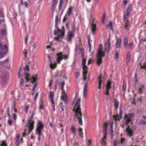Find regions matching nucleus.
<instances>
[{"instance_id": "nucleus-1", "label": "nucleus", "mask_w": 146, "mask_h": 146, "mask_svg": "<svg viewBox=\"0 0 146 146\" xmlns=\"http://www.w3.org/2000/svg\"><path fill=\"white\" fill-rule=\"evenodd\" d=\"M130 16V15L125 13H124L123 15L124 29L128 30H129L130 27L128 19Z\"/></svg>"}, {"instance_id": "nucleus-2", "label": "nucleus", "mask_w": 146, "mask_h": 146, "mask_svg": "<svg viewBox=\"0 0 146 146\" xmlns=\"http://www.w3.org/2000/svg\"><path fill=\"white\" fill-rule=\"evenodd\" d=\"M82 65L83 67V75L82 76L83 77V79L84 80H86V76L88 73L87 70L88 68L87 66L86 65V59L84 58V55H83L82 57Z\"/></svg>"}, {"instance_id": "nucleus-3", "label": "nucleus", "mask_w": 146, "mask_h": 146, "mask_svg": "<svg viewBox=\"0 0 146 146\" xmlns=\"http://www.w3.org/2000/svg\"><path fill=\"white\" fill-rule=\"evenodd\" d=\"M77 106V107L75 110L76 114L75 115V117H77V119L79 121V124L82 125V115L80 109V105H79Z\"/></svg>"}, {"instance_id": "nucleus-4", "label": "nucleus", "mask_w": 146, "mask_h": 146, "mask_svg": "<svg viewBox=\"0 0 146 146\" xmlns=\"http://www.w3.org/2000/svg\"><path fill=\"white\" fill-rule=\"evenodd\" d=\"M108 125V124L107 123H104L103 127V133L104 134V136L103 138L101 140V144L102 145V146H106V140L107 139L106 136Z\"/></svg>"}, {"instance_id": "nucleus-5", "label": "nucleus", "mask_w": 146, "mask_h": 146, "mask_svg": "<svg viewBox=\"0 0 146 146\" xmlns=\"http://www.w3.org/2000/svg\"><path fill=\"white\" fill-rule=\"evenodd\" d=\"M8 51V48L6 45H3L1 43H0V55L1 56L0 58H2L3 55L6 54Z\"/></svg>"}, {"instance_id": "nucleus-6", "label": "nucleus", "mask_w": 146, "mask_h": 146, "mask_svg": "<svg viewBox=\"0 0 146 146\" xmlns=\"http://www.w3.org/2000/svg\"><path fill=\"white\" fill-rule=\"evenodd\" d=\"M134 113H132L128 114H125L124 115V119L125 121V123L126 125H128L132 121L131 118L133 117Z\"/></svg>"}, {"instance_id": "nucleus-7", "label": "nucleus", "mask_w": 146, "mask_h": 146, "mask_svg": "<svg viewBox=\"0 0 146 146\" xmlns=\"http://www.w3.org/2000/svg\"><path fill=\"white\" fill-rule=\"evenodd\" d=\"M34 123V121H31L30 120L28 121V123L26 125V127L29 128L28 133H27V134H29L33 129Z\"/></svg>"}, {"instance_id": "nucleus-8", "label": "nucleus", "mask_w": 146, "mask_h": 146, "mask_svg": "<svg viewBox=\"0 0 146 146\" xmlns=\"http://www.w3.org/2000/svg\"><path fill=\"white\" fill-rule=\"evenodd\" d=\"M111 88V82L109 81H108L106 86L104 90V92L106 95H108L109 94V91Z\"/></svg>"}, {"instance_id": "nucleus-9", "label": "nucleus", "mask_w": 146, "mask_h": 146, "mask_svg": "<svg viewBox=\"0 0 146 146\" xmlns=\"http://www.w3.org/2000/svg\"><path fill=\"white\" fill-rule=\"evenodd\" d=\"M43 127V125L41 121L38 122V124L37 127L36 129V131L38 134H41V131Z\"/></svg>"}, {"instance_id": "nucleus-10", "label": "nucleus", "mask_w": 146, "mask_h": 146, "mask_svg": "<svg viewBox=\"0 0 146 146\" xmlns=\"http://www.w3.org/2000/svg\"><path fill=\"white\" fill-rule=\"evenodd\" d=\"M57 57L56 58V62L57 63L59 64L60 62L63 60V54L62 52H60L56 54Z\"/></svg>"}, {"instance_id": "nucleus-11", "label": "nucleus", "mask_w": 146, "mask_h": 146, "mask_svg": "<svg viewBox=\"0 0 146 146\" xmlns=\"http://www.w3.org/2000/svg\"><path fill=\"white\" fill-rule=\"evenodd\" d=\"M104 54H97V58L96 63L98 65H100L102 63V58L104 56Z\"/></svg>"}, {"instance_id": "nucleus-12", "label": "nucleus", "mask_w": 146, "mask_h": 146, "mask_svg": "<svg viewBox=\"0 0 146 146\" xmlns=\"http://www.w3.org/2000/svg\"><path fill=\"white\" fill-rule=\"evenodd\" d=\"M91 29L92 34L94 35H95L96 34L97 28L96 24L94 23L93 22H92L91 25Z\"/></svg>"}, {"instance_id": "nucleus-13", "label": "nucleus", "mask_w": 146, "mask_h": 146, "mask_svg": "<svg viewBox=\"0 0 146 146\" xmlns=\"http://www.w3.org/2000/svg\"><path fill=\"white\" fill-rule=\"evenodd\" d=\"M125 131L126 132L127 135L130 137H131L133 136L134 133L133 132V130L130 129L129 128V126H128L127 127Z\"/></svg>"}, {"instance_id": "nucleus-14", "label": "nucleus", "mask_w": 146, "mask_h": 146, "mask_svg": "<svg viewBox=\"0 0 146 146\" xmlns=\"http://www.w3.org/2000/svg\"><path fill=\"white\" fill-rule=\"evenodd\" d=\"M74 34L72 31H70L68 33L67 37V42H70L72 40L73 37L74 36Z\"/></svg>"}, {"instance_id": "nucleus-15", "label": "nucleus", "mask_w": 146, "mask_h": 146, "mask_svg": "<svg viewBox=\"0 0 146 146\" xmlns=\"http://www.w3.org/2000/svg\"><path fill=\"white\" fill-rule=\"evenodd\" d=\"M58 0H51V9L54 11L57 5Z\"/></svg>"}, {"instance_id": "nucleus-16", "label": "nucleus", "mask_w": 146, "mask_h": 146, "mask_svg": "<svg viewBox=\"0 0 146 146\" xmlns=\"http://www.w3.org/2000/svg\"><path fill=\"white\" fill-rule=\"evenodd\" d=\"M7 30L3 28L0 30V39L7 35Z\"/></svg>"}, {"instance_id": "nucleus-17", "label": "nucleus", "mask_w": 146, "mask_h": 146, "mask_svg": "<svg viewBox=\"0 0 146 146\" xmlns=\"http://www.w3.org/2000/svg\"><path fill=\"white\" fill-rule=\"evenodd\" d=\"M49 97L50 100V101L52 104L54 105H54H55V102L54 100V93L52 91H50L49 92Z\"/></svg>"}, {"instance_id": "nucleus-18", "label": "nucleus", "mask_w": 146, "mask_h": 146, "mask_svg": "<svg viewBox=\"0 0 146 146\" xmlns=\"http://www.w3.org/2000/svg\"><path fill=\"white\" fill-rule=\"evenodd\" d=\"M57 31L59 34L58 35L59 37H61L64 36L65 31L63 27H62V30H60L59 28H57Z\"/></svg>"}, {"instance_id": "nucleus-19", "label": "nucleus", "mask_w": 146, "mask_h": 146, "mask_svg": "<svg viewBox=\"0 0 146 146\" xmlns=\"http://www.w3.org/2000/svg\"><path fill=\"white\" fill-rule=\"evenodd\" d=\"M37 77V75H36L35 76H32L30 79L31 80V83L33 84L37 81L38 79Z\"/></svg>"}, {"instance_id": "nucleus-20", "label": "nucleus", "mask_w": 146, "mask_h": 146, "mask_svg": "<svg viewBox=\"0 0 146 146\" xmlns=\"http://www.w3.org/2000/svg\"><path fill=\"white\" fill-rule=\"evenodd\" d=\"M121 40V39H117L116 43V48H119L120 47Z\"/></svg>"}, {"instance_id": "nucleus-21", "label": "nucleus", "mask_w": 146, "mask_h": 146, "mask_svg": "<svg viewBox=\"0 0 146 146\" xmlns=\"http://www.w3.org/2000/svg\"><path fill=\"white\" fill-rule=\"evenodd\" d=\"M128 39L126 37H125L123 39L124 46L125 48H128Z\"/></svg>"}, {"instance_id": "nucleus-22", "label": "nucleus", "mask_w": 146, "mask_h": 146, "mask_svg": "<svg viewBox=\"0 0 146 146\" xmlns=\"http://www.w3.org/2000/svg\"><path fill=\"white\" fill-rule=\"evenodd\" d=\"M8 61V59H7L3 62H0V66H2L4 67H6Z\"/></svg>"}, {"instance_id": "nucleus-23", "label": "nucleus", "mask_w": 146, "mask_h": 146, "mask_svg": "<svg viewBox=\"0 0 146 146\" xmlns=\"http://www.w3.org/2000/svg\"><path fill=\"white\" fill-rule=\"evenodd\" d=\"M122 113H120L119 115H115L113 116V118L115 121H119L122 117Z\"/></svg>"}, {"instance_id": "nucleus-24", "label": "nucleus", "mask_w": 146, "mask_h": 146, "mask_svg": "<svg viewBox=\"0 0 146 146\" xmlns=\"http://www.w3.org/2000/svg\"><path fill=\"white\" fill-rule=\"evenodd\" d=\"M67 96L66 94H63L61 97V100L63 101L65 103H67Z\"/></svg>"}, {"instance_id": "nucleus-25", "label": "nucleus", "mask_w": 146, "mask_h": 146, "mask_svg": "<svg viewBox=\"0 0 146 146\" xmlns=\"http://www.w3.org/2000/svg\"><path fill=\"white\" fill-rule=\"evenodd\" d=\"M1 78L3 80L4 84H6L7 80L6 75L4 74L2 75L1 76Z\"/></svg>"}, {"instance_id": "nucleus-26", "label": "nucleus", "mask_w": 146, "mask_h": 146, "mask_svg": "<svg viewBox=\"0 0 146 146\" xmlns=\"http://www.w3.org/2000/svg\"><path fill=\"white\" fill-rule=\"evenodd\" d=\"M103 48V46L102 44H101L100 45L99 48L98 50L97 51V54L98 55L100 54H104V53L102 52V49Z\"/></svg>"}, {"instance_id": "nucleus-27", "label": "nucleus", "mask_w": 146, "mask_h": 146, "mask_svg": "<svg viewBox=\"0 0 146 146\" xmlns=\"http://www.w3.org/2000/svg\"><path fill=\"white\" fill-rule=\"evenodd\" d=\"M15 141L17 146H19V138L20 135L19 134H17L16 136Z\"/></svg>"}, {"instance_id": "nucleus-28", "label": "nucleus", "mask_w": 146, "mask_h": 146, "mask_svg": "<svg viewBox=\"0 0 146 146\" xmlns=\"http://www.w3.org/2000/svg\"><path fill=\"white\" fill-rule=\"evenodd\" d=\"M73 11V8L72 7H69L67 12V13L68 16H70L72 13Z\"/></svg>"}, {"instance_id": "nucleus-29", "label": "nucleus", "mask_w": 146, "mask_h": 146, "mask_svg": "<svg viewBox=\"0 0 146 146\" xmlns=\"http://www.w3.org/2000/svg\"><path fill=\"white\" fill-rule=\"evenodd\" d=\"M139 66L140 68L145 69L146 71V62L143 63V64H140Z\"/></svg>"}, {"instance_id": "nucleus-30", "label": "nucleus", "mask_w": 146, "mask_h": 146, "mask_svg": "<svg viewBox=\"0 0 146 146\" xmlns=\"http://www.w3.org/2000/svg\"><path fill=\"white\" fill-rule=\"evenodd\" d=\"M131 8H132L131 5L128 6L126 9V12L125 13L130 15V13H131Z\"/></svg>"}, {"instance_id": "nucleus-31", "label": "nucleus", "mask_w": 146, "mask_h": 146, "mask_svg": "<svg viewBox=\"0 0 146 146\" xmlns=\"http://www.w3.org/2000/svg\"><path fill=\"white\" fill-rule=\"evenodd\" d=\"M64 0H60L59 4L58 5V10L60 11L62 9V5L64 3Z\"/></svg>"}, {"instance_id": "nucleus-32", "label": "nucleus", "mask_w": 146, "mask_h": 146, "mask_svg": "<svg viewBox=\"0 0 146 146\" xmlns=\"http://www.w3.org/2000/svg\"><path fill=\"white\" fill-rule=\"evenodd\" d=\"M25 79L27 82H28L30 80V78H29V74L27 72H25L24 74Z\"/></svg>"}, {"instance_id": "nucleus-33", "label": "nucleus", "mask_w": 146, "mask_h": 146, "mask_svg": "<svg viewBox=\"0 0 146 146\" xmlns=\"http://www.w3.org/2000/svg\"><path fill=\"white\" fill-rule=\"evenodd\" d=\"M114 108L117 109L119 105V102L115 100H114Z\"/></svg>"}, {"instance_id": "nucleus-34", "label": "nucleus", "mask_w": 146, "mask_h": 146, "mask_svg": "<svg viewBox=\"0 0 146 146\" xmlns=\"http://www.w3.org/2000/svg\"><path fill=\"white\" fill-rule=\"evenodd\" d=\"M25 105L26 106L24 107V112L25 113L27 114L30 107V105L29 104L27 105L26 104H25Z\"/></svg>"}, {"instance_id": "nucleus-35", "label": "nucleus", "mask_w": 146, "mask_h": 146, "mask_svg": "<svg viewBox=\"0 0 146 146\" xmlns=\"http://www.w3.org/2000/svg\"><path fill=\"white\" fill-rule=\"evenodd\" d=\"M71 129L73 134L75 135L76 134V129L73 125H71Z\"/></svg>"}, {"instance_id": "nucleus-36", "label": "nucleus", "mask_w": 146, "mask_h": 146, "mask_svg": "<svg viewBox=\"0 0 146 146\" xmlns=\"http://www.w3.org/2000/svg\"><path fill=\"white\" fill-rule=\"evenodd\" d=\"M82 129L81 127L78 128V131H79V135L82 138L83 137V133L82 131Z\"/></svg>"}, {"instance_id": "nucleus-37", "label": "nucleus", "mask_w": 146, "mask_h": 146, "mask_svg": "<svg viewBox=\"0 0 146 146\" xmlns=\"http://www.w3.org/2000/svg\"><path fill=\"white\" fill-rule=\"evenodd\" d=\"M134 44L133 42H132L131 43H129L128 44V48H129L130 49H132L133 47Z\"/></svg>"}, {"instance_id": "nucleus-38", "label": "nucleus", "mask_w": 146, "mask_h": 146, "mask_svg": "<svg viewBox=\"0 0 146 146\" xmlns=\"http://www.w3.org/2000/svg\"><path fill=\"white\" fill-rule=\"evenodd\" d=\"M125 139L124 138H121L120 140L118 141V143L119 144H122L125 141Z\"/></svg>"}, {"instance_id": "nucleus-39", "label": "nucleus", "mask_w": 146, "mask_h": 146, "mask_svg": "<svg viewBox=\"0 0 146 146\" xmlns=\"http://www.w3.org/2000/svg\"><path fill=\"white\" fill-rule=\"evenodd\" d=\"M139 124L140 125H146V121H144L141 119L139 121Z\"/></svg>"}, {"instance_id": "nucleus-40", "label": "nucleus", "mask_w": 146, "mask_h": 146, "mask_svg": "<svg viewBox=\"0 0 146 146\" xmlns=\"http://www.w3.org/2000/svg\"><path fill=\"white\" fill-rule=\"evenodd\" d=\"M108 50H107V49L105 48V50L106 51H107L108 52H109L110 50V39L109 38L108 39Z\"/></svg>"}, {"instance_id": "nucleus-41", "label": "nucleus", "mask_w": 146, "mask_h": 146, "mask_svg": "<svg viewBox=\"0 0 146 146\" xmlns=\"http://www.w3.org/2000/svg\"><path fill=\"white\" fill-rule=\"evenodd\" d=\"M8 124L10 126H11L13 124L12 121L10 119V118H9V119L8 120Z\"/></svg>"}, {"instance_id": "nucleus-42", "label": "nucleus", "mask_w": 146, "mask_h": 146, "mask_svg": "<svg viewBox=\"0 0 146 146\" xmlns=\"http://www.w3.org/2000/svg\"><path fill=\"white\" fill-rule=\"evenodd\" d=\"M9 107H8L7 108V115L9 118L10 117V115L9 113Z\"/></svg>"}, {"instance_id": "nucleus-43", "label": "nucleus", "mask_w": 146, "mask_h": 146, "mask_svg": "<svg viewBox=\"0 0 146 146\" xmlns=\"http://www.w3.org/2000/svg\"><path fill=\"white\" fill-rule=\"evenodd\" d=\"M144 87V86L143 85H142L141 88H139L138 90V92L139 93L141 94L143 92V90L142 88H143Z\"/></svg>"}, {"instance_id": "nucleus-44", "label": "nucleus", "mask_w": 146, "mask_h": 146, "mask_svg": "<svg viewBox=\"0 0 146 146\" xmlns=\"http://www.w3.org/2000/svg\"><path fill=\"white\" fill-rule=\"evenodd\" d=\"M108 27H110V29L111 30H113V28H112V26H113V24L110 21L108 25Z\"/></svg>"}, {"instance_id": "nucleus-45", "label": "nucleus", "mask_w": 146, "mask_h": 146, "mask_svg": "<svg viewBox=\"0 0 146 146\" xmlns=\"http://www.w3.org/2000/svg\"><path fill=\"white\" fill-rule=\"evenodd\" d=\"M88 83L87 82H86L85 83V85L84 90V92H87V84Z\"/></svg>"}, {"instance_id": "nucleus-46", "label": "nucleus", "mask_w": 146, "mask_h": 146, "mask_svg": "<svg viewBox=\"0 0 146 146\" xmlns=\"http://www.w3.org/2000/svg\"><path fill=\"white\" fill-rule=\"evenodd\" d=\"M126 83L123 81V90L125 91L126 90Z\"/></svg>"}, {"instance_id": "nucleus-47", "label": "nucleus", "mask_w": 146, "mask_h": 146, "mask_svg": "<svg viewBox=\"0 0 146 146\" xmlns=\"http://www.w3.org/2000/svg\"><path fill=\"white\" fill-rule=\"evenodd\" d=\"M39 108L40 110H42L43 108V104L42 101H40V102Z\"/></svg>"}, {"instance_id": "nucleus-48", "label": "nucleus", "mask_w": 146, "mask_h": 146, "mask_svg": "<svg viewBox=\"0 0 146 146\" xmlns=\"http://www.w3.org/2000/svg\"><path fill=\"white\" fill-rule=\"evenodd\" d=\"M0 146H7L6 142L4 141H2V143L0 145Z\"/></svg>"}, {"instance_id": "nucleus-49", "label": "nucleus", "mask_w": 146, "mask_h": 146, "mask_svg": "<svg viewBox=\"0 0 146 146\" xmlns=\"http://www.w3.org/2000/svg\"><path fill=\"white\" fill-rule=\"evenodd\" d=\"M37 86V85L36 83H35L33 86V88H32V91H33L34 92L33 94H34V92H35V88H36V87Z\"/></svg>"}, {"instance_id": "nucleus-50", "label": "nucleus", "mask_w": 146, "mask_h": 146, "mask_svg": "<svg viewBox=\"0 0 146 146\" xmlns=\"http://www.w3.org/2000/svg\"><path fill=\"white\" fill-rule=\"evenodd\" d=\"M56 64H53L52 63H51L50 65V67L52 69H54V68L56 67Z\"/></svg>"}, {"instance_id": "nucleus-51", "label": "nucleus", "mask_w": 146, "mask_h": 146, "mask_svg": "<svg viewBox=\"0 0 146 146\" xmlns=\"http://www.w3.org/2000/svg\"><path fill=\"white\" fill-rule=\"evenodd\" d=\"M88 44H89V47H90L89 51H90L91 50V45L90 43V37H88Z\"/></svg>"}, {"instance_id": "nucleus-52", "label": "nucleus", "mask_w": 146, "mask_h": 146, "mask_svg": "<svg viewBox=\"0 0 146 146\" xmlns=\"http://www.w3.org/2000/svg\"><path fill=\"white\" fill-rule=\"evenodd\" d=\"M119 52L118 51H116L115 54V58L117 59L119 57Z\"/></svg>"}, {"instance_id": "nucleus-53", "label": "nucleus", "mask_w": 146, "mask_h": 146, "mask_svg": "<svg viewBox=\"0 0 146 146\" xmlns=\"http://www.w3.org/2000/svg\"><path fill=\"white\" fill-rule=\"evenodd\" d=\"M12 118L14 120L16 121L17 120V116L16 114L14 113L12 115Z\"/></svg>"}, {"instance_id": "nucleus-54", "label": "nucleus", "mask_w": 146, "mask_h": 146, "mask_svg": "<svg viewBox=\"0 0 146 146\" xmlns=\"http://www.w3.org/2000/svg\"><path fill=\"white\" fill-rule=\"evenodd\" d=\"M62 57L63 59H64V60H66L68 58L69 56L66 54L64 55H63Z\"/></svg>"}, {"instance_id": "nucleus-55", "label": "nucleus", "mask_w": 146, "mask_h": 146, "mask_svg": "<svg viewBox=\"0 0 146 146\" xmlns=\"http://www.w3.org/2000/svg\"><path fill=\"white\" fill-rule=\"evenodd\" d=\"M113 121H111V123L110 124V127H111V133H112L113 132Z\"/></svg>"}, {"instance_id": "nucleus-56", "label": "nucleus", "mask_w": 146, "mask_h": 146, "mask_svg": "<svg viewBox=\"0 0 146 146\" xmlns=\"http://www.w3.org/2000/svg\"><path fill=\"white\" fill-rule=\"evenodd\" d=\"M65 85V82H62L61 84V90H63L64 88Z\"/></svg>"}, {"instance_id": "nucleus-57", "label": "nucleus", "mask_w": 146, "mask_h": 146, "mask_svg": "<svg viewBox=\"0 0 146 146\" xmlns=\"http://www.w3.org/2000/svg\"><path fill=\"white\" fill-rule=\"evenodd\" d=\"M37 45V43L36 42L34 43L33 45L32 46V47H33V50H34L36 48Z\"/></svg>"}, {"instance_id": "nucleus-58", "label": "nucleus", "mask_w": 146, "mask_h": 146, "mask_svg": "<svg viewBox=\"0 0 146 146\" xmlns=\"http://www.w3.org/2000/svg\"><path fill=\"white\" fill-rule=\"evenodd\" d=\"M80 75V72H76L75 74V76L76 78H77Z\"/></svg>"}, {"instance_id": "nucleus-59", "label": "nucleus", "mask_w": 146, "mask_h": 146, "mask_svg": "<svg viewBox=\"0 0 146 146\" xmlns=\"http://www.w3.org/2000/svg\"><path fill=\"white\" fill-rule=\"evenodd\" d=\"M105 17H106V13H104L103 15V18H102V23H104Z\"/></svg>"}, {"instance_id": "nucleus-60", "label": "nucleus", "mask_w": 146, "mask_h": 146, "mask_svg": "<svg viewBox=\"0 0 146 146\" xmlns=\"http://www.w3.org/2000/svg\"><path fill=\"white\" fill-rule=\"evenodd\" d=\"M80 102V100H78L76 102V103L75 107L76 106H78L79 105H80L79 104Z\"/></svg>"}, {"instance_id": "nucleus-61", "label": "nucleus", "mask_w": 146, "mask_h": 146, "mask_svg": "<svg viewBox=\"0 0 146 146\" xmlns=\"http://www.w3.org/2000/svg\"><path fill=\"white\" fill-rule=\"evenodd\" d=\"M24 81L23 79H21L20 81V84L21 86H23L24 85Z\"/></svg>"}, {"instance_id": "nucleus-62", "label": "nucleus", "mask_w": 146, "mask_h": 146, "mask_svg": "<svg viewBox=\"0 0 146 146\" xmlns=\"http://www.w3.org/2000/svg\"><path fill=\"white\" fill-rule=\"evenodd\" d=\"M102 81L101 80H98V88L99 89H100V85L102 83Z\"/></svg>"}, {"instance_id": "nucleus-63", "label": "nucleus", "mask_w": 146, "mask_h": 146, "mask_svg": "<svg viewBox=\"0 0 146 146\" xmlns=\"http://www.w3.org/2000/svg\"><path fill=\"white\" fill-rule=\"evenodd\" d=\"M127 59L128 62H129L130 59V56L129 54H127Z\"/></svg>"}, {"instance_id": "nucleus-64", "label": "nucleus", "mask_w": 146, "mask_h": 146, "mask_svg": "<svg viewBox=\"0 0 146 146\" xmlns=\"http://www.w3.org/2000/svg\"><path fill=\"white\" fill-rule=\"evenodd\" d=\"M92 143V141L90 139L88 140V145L87 146H90Z\"/></svg>"}]
</instances>
